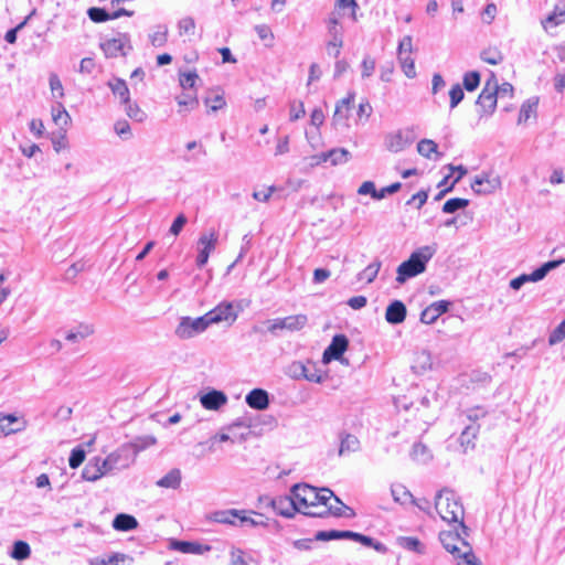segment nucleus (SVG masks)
Listing matches in <instances>:
<instances>
[{"instance_id":"63","label":"nucleus","mask_w":565,"mask_h":565,"mask_svg":"<svg viewBox=\"0 0 565 565\" xmlns=\"http://www.w3.org/2000/svg\"><path fill=\"white\" fill-rule=\"evenodd\" d=\"M198 79L199 75L196 74V72L181 73L179 76L180 85L184 89L193 88Z\"/></svg>"},{"instance_id":"15","label":"nucleus","mask_w":565,"mask_h":565,"mask_svg":"<svg viewBox=\"0 0 565 565\" xmlns=\"http://www.w3.org/2000/svg\"><path fill=\"white\" fill-rule=\"evenodd\" d=\"M355 94L353 92H350L347 97L339 100L335 105V110L333 114V124L335 126H344L348 127V119H349V110L351 107V104L354 102Z\"/></svg>"},{"instance_id":"19","label":"nucleus","mask_w":565,"mask_h":565,"mask_svg":"<svg viewBox=\"0 0 565 565\" xmlns=\"http://www.w3.org/2000/svg\"><path fill=\"white\" fill-rule=\"evenodd\" d=\"M241 513L238 509L217 510L209 515V520L218 524L239 526Z\"/></svg>"},{"instance_id":"43","label":"nucleus","mask_w":565,"mask_h":565,"mask_svg":"<svg viewBox=\"0 0 565 565\" xmlns=\"http://www.w3.org/2000/svg\"><path fill=\"white\" fill-rule=\"evenodd\" d=\"M204 104L210 111L215 113L225 108L226 100L223 93L215 92L204 98Z\"/></svg>"},{"instance_id":"46","label":"nucleus","mask_w":565,"mask_h":565,"mask_svg":"<svg viewBox=\"0 0 565 565\" xmlns=\"http://www.w3.org/2000/svg\"><path fill=\"white\" fill-rule=\"evenodd\" d=\"M124 105L125 111L129 118L138 122L146 120L147 114L136 103H131L130 98L128 103H124Z\"/></svg>"},{"instance_id":"16","label":"nucleus","mask_w":565,"mask_h":565,"mask_svg":"<svg viewBox=\"0 0 565 565\" xmlns=\"http://www.w3.org/2000/svg\"><path fill=\"white\" fill-rule=\"evenodd\" d=\"M228 402L226 394L222 391L211 390L200 396L201 405L207 411H218Z\"/></svg>"},{"instance_id":"27","label":"nucleus","mask_w":565,"mask_h":565,"mask_svg":"<svg viewBox=\"0 0 565 565\" xmlns=\"http://www.w3.org/2000/svg\"><path fill=\"white\" fill-rule=\"evenodd\" d=\"M94 331L95 330L92 324L81 323V324L76 326L75 328H73L72 330H70L66 333L65 339L68 342L78 343V342L87 339L88 337H90L94 333Z\"/></svg>"},{"instance_id":"2","label":"nucleus","mask_w":565,"mask_h":565,"mask_svg":"<svg viewBox=\"0 0 565 565\" xmlns=\"http://www.w3.org/2000/svg\"><path fill=\"white\" fill-rule=\"evenodd\" d=\"M435 509L440 519L449 525L463 521L465 509L460 498L449 488H444L437 492L435 495Z\"/></svg>"},{"instance_id":"6","label":"nucleus","mask_w":565,"mask_h":565,"mask_svg":"<svg viewBox=\"0 0 565 565\" xmlns=\"http://www.w3.org/2000/svg\"><path fill=\"white\" fill-rule=\"evenodd\" d=\"M207 328L209 323L204 315L198 318L181 317L174 334L180 340H189L203 333Z\"/></svg>"},{"instance_id":"34","label":"nucleus","mask_w":565,"mask_h":565,"mask_svg":"<svg viewBox=\"0 0 565 565\" xmlns=\"http://www.w3.org/2000/svg\"><path fill=\"white\" fill-rule=\"evenodd\" d=\"M178 34L191 41L195 36L196 23L192 17H183L177 24Z\"/></svg>"},{"instance_id":"24","label":"nucleus","mask_w":565,"mask_h":565,"mask_svg":"<svg viewBox=\"0 0 565 565\" xmlns=\"http://www.w3.org/2000/svg\"><path fill=\"white\" fill-rule=\"evenodd\" d=\"M87 14L92 21L99 23V22H105L107 20L117 19L122 15L130 17L132 14V12H129L125 9H120V10L114 11L113 13H108L105 9L90 8V9H88Z\"/></svg>"},{"instance_id":"1","label":"nucleus","mask_w":565,"mask_h":565,"mask_svg":"<svg viewBox=\"0 0 565 565\" xmlns=\"http://www.w3.org/2000/svg\"><path fill=\"white\" fill-rule=\"evenodd\" d=\"M291 493L296 497L298 512L311 516H323L331 513L335 516L351 518L354 512L334 493L327 489H317L309 484H295Z\"/></svg>"},{"instance_id":"47","label":"nucleus","mask_w":565,"mask_h":565,"mask_svg":"<svg viewBox=\"0 0 565 565\" xmlns=\"http://www.w3.org/2000/svg\"><path fill=\"white\" fill-rule=\"evenodd\" d=\"M481 75L477 71H470L463 74L462 85L468 92L476 90L480 85Z\"/></svg>"},{"instance_id":"29","label":"nucleus","mask_w":565,"mask_h":565,"mask_svg":"<svg viewBox=\"0 0 565 565\" xmlns=\"http://www.w3.org/2000/svg\"><path fill=\"white\" fill-rule=\"evenodd\" d=\"M105 475L106 472L100 466V458L89 460L82 471L83 479L87 481H96Z\"/></svg>"},{"instance_id":"52","label":"nucleus","mask_w":565,"mask_h":565,"mask_svg":"<svg viewBox=\"0 0 565 565\" xmlns=\"http://www.w3.org/2000/svg\"><path fill=\"white\" fill-rule=\"evenodd\" d=\"M301 375L309 382L313 383H322L326 380V375L316 367H307L306 365H300Z\"/></svg>"},{"instance_id":"50","label":"nucleus","mask_w":565,"mask_h":565,"mask_svg":"<svg viewBox=\"0 0 565 565\" xmlns=\"http://www.w3.org/2000/svg\"><path fill=\"white\" fill-rule=\"evenodd\" d=\"M177 103L180 106L179 113L193 110L199 106V99L195 95H181L177 97Z\"/></svg>"},{"instance_id":"54","label":"nucleus","mask_w":565,"mask_h":565,"mask_svg":"<svg viewBox=\"0 0 565 565\" xmlns=\"http://www.w3.org/2000/svg\"><path fill=\"white\" fill-rule=\"evenodd\" d=\"M359 446H360V441L355 436L347 435L341 440L339 452H340V455H343L345 452H353L359 449Z\"/></svg>"},{"instance_id":"25","label":"nucleus","mask_w":565,"mask_h":565,"mask_svg":"<svg viewBox=\"0 0 565 565\" xmlns=\"http://www.w3.org/2000/svg\"><path fill=\"white\" fill-rule=\"evenodd\" d=\"M175 550L185 554L202 555L212 550L207 544H201L198 542L177 541L173 543Z\"/></svg>"},{"instance_id":"55","label":"nucleus","mask_w":565,"mask_h":565,"mask_svg":"<svg viewBox=\"0 0 565 565\" xmlns=\"http://www.w3.org/2000/svg\"><path fill=\"white\" fill-rule=\"evenodd\" d=\"M276 190L277 188L275 185L262 186L260 189L254 190L252 196L258 202L267 203Z\"/></svg>"},{"instance_id":"14","label":"nucleus","mask_w":565,"mask_h":565,"mask_svg":"<svg viewBox=\"0 0 565 565\" xmlns=\"http://www.w3.org/2000/svg\"><path fill=\"white\" fill-rule=\"evenodd\" d=\"M413 139L408 132L403 130H396L385 136V147L388 151L397 153L406 149Z\"/></svg>"},{"instance_id":"41","label":"nucleus","mask_w":565,"mask_h":565,"mask_svg":"<svg viewBox=\"0 0 565 565\" xmlns=\"http://www.w3.org/2000/svg\"><path fill=\"white\" fill-rule=\"evenodd\" d=\"M478 431L479 427L477 425H470L461 433L459 441L465 451L473 447Z\"/></svg>"},{"instance_id":"22","label":"nucleus","mask_w":565,"mask_h":565,"mask_svg":"<svg viewBox=\"0 0 565 565\" xmlns=\"http://www.w3.org/2000/svg\"><path fill=\"white\" fill-rule=\"evenodd\" d=\"M245 402L250 408L264 411L269 405V396L265 390L254 388L246 395Z\"/></svg>"},{"instance_id":"7","label":"nucleus","mask_w":565,"mask_h":565,"mask_svg":"<svg viewBox=\"0 0 565 565\" xmlns=\"http://www.w3.org/2000/svg\"><path fill=\"white\" fill-rule=\"evenodd\" d=\"M238 312V306H235L233 302L223 301L218 303L215 308L206 312L204 316L209 323V327L222 322H225L228 326H231L236 321Z\"/></svg>"},{"instance_id":"40","label":"nucleus","mask_w":565,"mask_h":565,"mask_svg":"<svg viewBox=\"0 0 565 565\" xmlns=\"http://www.w3.org/2000/svg\"><path fill=\"white\" fill-rule=\"evenodd\" d=\"M241 518H239V526L248 525V526H266V522L263 520L262 515L254 512V511H247V510H241Z\"/></svg>"},{"instance_id":"28","label":"nucleus","mask_w":565,"mask_h":565,"mask_svg":"<svg viewBox=\"0 0 565 565\" xmlns=\"http://www.w3.org/2000/svg\"><path fill=\"white\" fill-rule=\"evenodd\" d=\"M563 23H565V2L556 4L553 12L542 22L545 31H550Z\"/></svg>"},{"instance_id":"58","label":"nucleus","mask_w":565,"mask_h":565,"mask_svg":"<svg viewBox=\"0 0 565 565\" xmlns=\"http://www.w3.org/2000/svg\"><path fill=\"white\" fill-rule=\"evenodd\" d=\"M468 204H469V200H467V199H460V198L450 199L445 202V204L443 206V212L448 213V214L455 213L456 211L468 206Z\"/></svg>"},{"instance_id":"49","label":"nucleus","mask_w":565,"mask_h":565,"mask_svg":"<svg viewBox=\"0 0 565 565\" xmlns=\"http://www.w3.org/2000/svg\"><path fill=\"white\" fill-rule=\"evenodd\" d=\"M49 85L53 98L62 99L65 96L63 84L57 74L51 73L49 76Z\"/></svg>"},{"instance_id":"13","label":"nucleus","mask_w":565,"mask_h":565,"mask_svg":"<svg viewBox=\"0 0 565 565\" xmlns=\"http://www.w3.org/2000/svg\"><path fill=\"white\" fill-rule=\"evenodd\" d=\"M267 504L273 508V510L285 518H292L296 512H298V505L296 502L295 494L291 493V497H278L275 499L266 498Z\"/></svg>"},{"instance_id":"60","label":"nucleus","mask_w":565,"mask_h":565,"mask_svg":"<svg viewBox=\"0 0 565 565\" xmlns=\"http://www.w3.org/2000/svg\"><path fill=\"white\" fill-rule=\"evenodd\" d=\"M465 93L460 84H455L449 90V107L456 108L463 99Z\"/></svg>"},{"instance_id":"11","label":"nucleus","mask_w":565,"mask_h":565,"mask_svg":"<svg viewBox=\"0 0 565 565\" xmlns=\"http://www.w3.org/2000/svg\"><path fill=\"white\" fill-rule=\"evenodd\" d=\"M100 49L106 57L126 55L131 50L130 38L127 33H119L117 36L102 42Z\"/></svg>"},{"instance_id":"32","label":"nucleus","mask_w":565,"mask_h":565,"mask_svg":"<svg viewBox=\"0 0 565 565\" xmlns=\"http://www.w3.org/2000/svg\"><path fill=\"white\" fill-rule=\"evenodd\" d=\"M181 471L178 468L171 469L167 475L160 478L156 484L160 488L177 489L181 483Z\"/></svg>"},{"instance_id":"48","label":"nucleus","mask_w":565,"mask_h":565,"mask_svg":"<svg viewBox=\"0 0 565 565\" xmlns=\"http://www.w3.org/2000/svg\"><path fill=\"white\" fill-rule=\"evenodd\" d=\"M437 149V143L431 139H423L417 143L418 153L427 159H431L433 153L438 154Z\"/></svg>"},{"instance_id":"21","label":"nucleus","mask_w":565,"mask_h":565,"mask_svg":"<svg viewBox=\"0 0 565 565\" xmlns=\"http://www.w3.org/2000/svg\"><path fill=\"white\" fill-rule=\"evenodd\" d=\"M539 97L533 96L527 98L520 107V113L518 117L519 125H525L531 119H535L537 116V106H539Z\"/></svg>"},{"instance_id":"51","label":"nucleus","mask_w":565,"mask_h":565,"mask_svg":"<svg viewBox=\"0 0 565 565\" xmlns=\"http://www.w3.org/2000/svg\"><path fill=\"white\" fill-rule=\"evenodd\" d=\"M398 61L405 76L408 78H414L416 76V70L412 55H398Z\"/></svg>"},{"instance_id":"10","label":"nucleus","mask_w":565,"mask_h":565,"mask_svg":"<svg viewBox=\"0 0 565 565\" xmlns=\"http://www.w3.org/2000/svg\"><path fill=\"white\" fill-rule=\"evenodd\" d=\"M470 186L476 194H492L501 188V179L493 173L482 172L473 178Z\"/></svg>"},{"instance_id":"5","label":"nucleus","mask_w":565,"mask_h":565,"mask_svg":"<svg viewBox=\"0 0 565 565\" xmlns=\"http://www.w3.org/2000/svg\"><path fill=\"white\" fill-rule=\"evenodd\" d=\"M497 76L490 72L476 104L479 107L480 118L490 117L497 109L498 103Z\"/></svg>"},{"instance_id":"36","label":"nucleus","mask_w":565,"mask_h":565,"mask_svg":"<svg viewBox=\"0 0 565 565\" xmlns=\"http://www.w3.org/2000/svg\"><path fill=\"white\" fill-rule=\"evenodd\" d=\"M396 543L398 546L417 554H424L425 552L424 544L415 536H398Z\"/></svg>"},{"instance_id":"45","label":"nucleus","mask_w":565,"mask_h":565,"mask_svg":"<svg viewBox=\"0 0 565 565\" xmlns=\"http://www.w3.org/2000/svg\"><path fill=\"white\" fill-rule=\"evenodd\" d=\"M327 161L330 160L332 166L345 163L350 159V152L344 148H337L326 152Z\"/></svg>"},{"instance_id":"53","label":"nucleus","mask_w":565,"mask_h":565,"mask_svg":"<svg viewBox=\"0 0 565 565\" xmlns=\"http://www.w3.org/2000/svg\"><path fill=\"white\" fill-rule=\"evenodd\" d=\"M349 531H319L316 533L315 539L317 541H331V540H339V539H348Z\"/></svg>"},{"instance_id":"39","label":"nucleus","mask_w":565,"mask_h":565,"mask_svg":"<svg viewBox=\"0 0 565 565\" xmlns=\"http://www.w3.org/2000/svg\"><path fill=\"white\" fill-rule=\"evenodd\" d=\"M149 41L153 47H162L168 41V26L164 24L157 25L149 34Z\"/></svg>"},{"instance_id":"23","label":"nucleus","mask_w":565,"mask_h":565,"mask_svg":"<svg viewBox=\"0 0 565 565\" xmlns=\"http://www.w3.org/2000/svg\"><path fill=\"white\" fill-rule=\"evenodd\" d=\"M433 355L428 350H420L414 354L412 369L417 374L433 370Z\"/></svg>"},{"instance_id":"33","label":"nucleus","mask_w":565,"mask_h":565,"mask_svg":"<svg viewBox=\"0 0 565 565\" xmlns=\"http://www.w3.org/2000/svg\"><path fill=\"white\" fill-rule=\"evenodd\" d=\"M456 565H482L471 546H463V551L454 555Z\"/></svg>"},{"instance_id":"30","label":"nucleus","mask_w":565,"mask_h":565,"mask_svg":"<svg viewBox=\"0 0 565 565\" xmlns=\"http://www.w3.org/2000/svg\"><path fill=\"white\" fill-rule=\"evenodd\" d=\"M137 526V519L130 514L120 513L113 521V527L121 532L135 530Z\"/></svg>"},{"instance_id":"37","label":"nucleus","mask_w":565,"mask_h":565,"mask_svg":"<svg viewBox=\"0 0 565 565\" xmlns=\"http://www.w3.org/2000/svg\"><path fill=\"white\" fill-rule=\"evenodd\" d=\"M235 439L236 443L245 441L249 435V426L245 425L243 422L237 420L233 424L225 427Z\"/></svg>"},{"instance_id":"64","label":"nucleus","mask_w":565,"mask_h":565,"mask_svg":"<svg viewBox=\"0 0 565 565\" xmlns=\"http://www.w3.org/2000/svg\"><path fill=\"white\" fill-rule=\"evenodd\" d=\"M565 339V319L551 332L548 344L555 345Z\"/></svg>"},{"instance_id":"12","label":"nucleus","mask_w":565,"mask_h":565,"mask_svg":"<svg viewBox=\"0 0 565 565\" xmlns=\"http://www.w3.org/2000/svg\"><path fill=\"white\" fill-rule=\"evenodd\" d=\"M349 341L345 335L337 334L333 337L331 343L322 354V363L329 364L333 360H338L343 364H349L347 359H343V353L347 351Z\"/></svg>"},{"instance_id":"59","label":"nucleus","mask_w":565,"mask_h":565,"mask_svg":"<svg viewBox=\"0 0 565 565\" xmlns=\"http://www.w3.org/2000/svg\"><path fill=\"white\" fill-rule=\"evenodd\" d=\"M31 550L28 543L23 541H17L13 545L11 556L15 559H25L30 556Z\"/></svg>"},{"instance_id":"57","label":"nucleus","mask_w":565,"mask_h":565,"mask_svg":"<svg viewBox=\"0 0 565 565\" xmlns=\"http://www.w3.org/2000/svg\"><path fill=\"white\" fill-rule=\"evenodd\" d=\"M372 111H373V108H372L371 104L369 103V100L363 99L359 104V107L356 110V122L365 124L369 120V118L371 117Z\"/></svg>"},{"instance_id":"4","label":"nucleus","mask_w":565,"mask_h":565,"mask_svg":"<svg viewBox=\"0 0 565 565\" xmlns=\"http://www.w3.org/2000/svg\"><path fill=\"white\" fill-rule=\"evenodd\" d=\"M454 530H445L439 533V540L447 552L452 556L463 551V546H471L467 542L468 527L463 521L451 523Z\"/></svg>"},{"instance_id":"31","label":"nucleus","mask_w":565,"mask_h":565,"mask_svg":"<svg viewBox=\"0 0 565 565\" xmlns=\"http://www.w3.org/2000/svg\"><path fill=\"white\" fill-rule=\"evenodd\" d=\"M563 263H565V259L551 260L543 264L540 268L535 269L531 274H526L529 281L536 282L542 280L551 270L557 268Z\"/></svg>"},{"instance_id":"17","label":"nucleus","mask_w":565,"mask_h":565,"mask_svg":"<svg viewBox=\"0 0 565 565\" xmlns=\"http://www.w3.org/2000/svg\"><path fill=\"white\" fill-rule=\"evenodd\" d=\"M450 302L438 300L425 308L420 313V321L425 324H433L445 312L448 311Z\"/></svg>"},{"instance_id":"44","label":"nucleus","mask_w":565,"mask_h":565,"mask_svg":"<svg viewBox=\"0 0 565 565\" xmlns=\"http://www.w3.org/2000/svg\"><path fill=\"white\" fill-rule=\"evenodd\" d=\"M411 456L415 461L420 463H426L433 458L428 447L422 443H416L413 446Z\"/></svg>"},{"instance_id":"56","label":"nucleus","mask_w":565,"mask_h":565,"mask_svg":"<svg viewBox=\"0 0 565 565\" xmlns=\"http://www.w3.org/2000/svg\"><path fill=\"white\" fill-rule=\"evenodd\" d=\"M330 40L327 43V52L329 55L333 57H338L340 55L341 49L343 46V35H329Z\"/></svg>"},{"instance_id":"61","label":"nucleus","mask_w":565,"mask_h":565,"mask_svg":"<svg viewBox=\"0 0 565 565\" xmlns=\"http://www.w3.org/2000/svg\"><path fill=\"white\" fill-rule=\"evenodd\" d=\"M119 459L120 455L118 452H111L105 459L100 458V466L104 468L106 475L117 468Z\"/></svg>"},{"instance_id":"3","label":"nucleus","mask_w":565,"mask_h":565,"mask_svg":"<svg viewBox=\"0 0 565 565\" xmlns=\"http://www.w3.org/2000/svg\"><path fill=\"white\" fill-rule=\"evenodd\" d=\"M435 254L431 246H423L413 252L409 258L403 262L396 269V282L405 284L408 279L414 278L426 270L427 263Z\"/></svg>"},{"instance_id":"20","label":"nucleus","mask_w":565,"mask_h":565,"mask_svg":"<svg viewBox=\"0 0 565 565\" xmlns=\"http://www.w3.org/2000/svg\"><path fill=\"white\" fill-rule=\"evenodd\" d=\"M407 309L401 300L392 301L385 311V320L390 324H399L406 319Z\"/></svg>"},{"instance_id":"26","label":"nucleus","mask_w":565,"mask_h":565,"mask_svg":"<svg viewBox=\"0 0 565 565\" xmlns=\"http://www.w3.org/2000/svg\"><path fill=\"white\" fill-rule=\"evenodd\" d=\"M51 115L54 124L62 129H66L71 124V116L68 111L65 109L64 105L56 100L51 107Z\"/></svg>"},{"instance_id":"38","label":"nucleus","mask_w":565,"mask_h":565,"mask_svg":"<svg viewBox=\"0 0 565 565\" xmlns=\"http://www.w3.org/2000/svg\"><path fill=\"white\" fill-rule=\"evenodd\" d=\"M480 58L490 65H498L503 62V53L495 46H489L480 52Z\"/></svg>"},{"instance_id":"42","label":"nucleus","mask_w":565,"mask_h":565,"mask_svg":"<svg viewBox=\"0 0 565 565\" xmlns=\"http://www.w3.org/2000/svg\"><path fill=\"white\" fill-rule=\"evenodd\" d=\"M381 266L382 263L380 260H374L359 274L358 279L366 284L373 282L379 275Z\"/></svg>"},{"instance_id":"35","label":"nucleus","mask_w":565,"mask_h":565,"mask_svg":"<svg viewBox=\"0 0 565 565\" xmlns=\"http://www.w3.org/2000/svg\"><path fill=\"white\" fill-rule=\"evenodd\" d=\"M108 87L113 92V94L119 97L120 103H128L130 98L129 89L126 82L121 78H114L108 82Z\"/></svg>"},{"instance_id":"62","label":"nucleus","mask_w":565,"mask_h":565,"mask_svg":"<svg viewBox=\"0 0 565 565\" xmlns=\"http://www.w3.org/2000/svg\"><path fill=\"white\" fill-rule=\"evenodd\" d=\"M394 501L405 503L408 499H412L411 492L401 484L393 486L391 489Z\"/></svg>"},{"instance_id":"9","label":"nucleus","mask_w":565,"mask_h":565,"mask_svg":"<svg viewBox=\"0 0 565 565\" xmlns=\"http://www.w3.org/2000/svg\"><path fill=\"white\" fill-rule=\"evenodd\" d=\"M307 323L308 317L302 313L276 318L266 322L267 330L270 333H275L278 330H287L290 332L300 331L307 326Z\"/></svg>"},{"instance_id":"8","label":"nucleus","mask_w":565,"mask_h":565,"mask_svg":"<svg viewBox=\"0 0 565 565\" xmlns=\"http://www.w3.org/2000/svg\"><path fill=\"white\" fill-rule=\"evenodd\" d=\"M218 242V233L214 228H210L201 234L196 243L198 256H196V265L198 267H203L206 265L210 254L216 248Z\"/></svg>"},{"instance_id":"18","label":"nucleus","mask_w":565,"mask_h":565,"mask_svg":"<svg viewBox=\"0 0 565 565\" xmlns=\"http://www.w3.org/2000/svg\"><path fill=\"white\" fill-rule=\"evenodd\" d=\"M26 427V420L13 414L0 415V436L19 433Z\"/></svg>"}]
</instances>
